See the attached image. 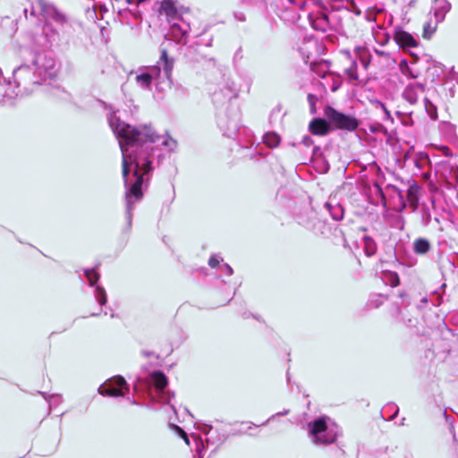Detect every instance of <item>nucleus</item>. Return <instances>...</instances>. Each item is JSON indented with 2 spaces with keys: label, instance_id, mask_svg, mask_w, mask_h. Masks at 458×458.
I'll return each instance as SVG.
<instances>
[{
  "label": "nucleus",
  "instance_id": "1",
  "mask_svg": "<svg viewBox=\"0 0 458 458\" xmlns=\"http://www.w3.org/2000/svg\"><path fill=\"white\" fill-rule=\"evenodd\" d=\"M118 137L124 140L127 145L142 143L145 141L155 142L157 136L150 131H140L126 123H118L115 128Z\"/></svg>",
  "mask_w": 458,
  "mask_h": 458
},
{
  "label": "nucleus",
  "instance_id": "2",
  "mask_svg": "<svg viewBox=\"0 0 458 458\" xmlns=\"http://www.w3.org/2000/svg\"><path fill=\"white\" fill-rule=\"evenodd\" d=\"M324 115L329 120L332 130L353 131L359 126V121L354 116L339 112L331 106L324 108Z\"/></svg>",
  "mask_w": 458,
  "mask_h": 458
},
{
  "label": "nucleus",
  "instance_id": "3",
  "mask_svg": "<svg viewBox=\"0 0 458 458\" xmlns=\"http://www.w3.org/2000/svg\"><path fill=\"white\" fill-rule=\"evenodd\" d=\"M129 392V386L125 379L121 376L111 378L107 384L101 387V394L108 396H123Z\"/></svg>",
  "mask_w": 458,
  "mask_h": 458
},
{
  "label": "nucleus",
  "instance_id": "4",
  "mask_svg": "<svg viewBox=\"0 0 458 458\" xmlns=\"http://www.w3.org/2000/svg\"><path fill=\"white\" fill-rule=\"evenodd\" d=\"M393 38L394 42L402 49L413 48L419 46V43L414 37L402 29L395 30Z\"/></svg>",
  "mask_w": 458,
  "mask_h": 458
},
{
  "label": "nucleus",
  "instance_id": "5",
  "mask_svg": "<svg viewBox=\"0 0 458 458\" xmlns=\"http://www.w3.org/2000/svg\"><path fill=\"white\" fill-rule=\"evenodd\" d=\"M331 131V123L327 119L318 117L309 123V131L314 136H327Z\"/></svg>",
  "mask_w": 458,
  "mask_h": 458
},
{
  "label": "nucleus",
  "instance_id": "6",
  "mask_svg": "<svg viewBox=\"0 0 458 458\" xmlns=\"http://www.w3.org/2000/svg\"><path fill=\"white\" fill-rule=\"evenodd\" d=\"M424 92L425 86L421 83L414 82L406 87L403 96L410 104L414 105L419 101Z\"/></svg>",
  "mask_w": 458,
  "mask_h": 458
},
{
  "label": "nucleus",
  "instance_id": "7",
  "mask_svg": "<svg viewBox=\"0 0 458 458\" xmlns=\"http://www.w3.org/2000/svg\"><path fill=\"white\" fill-rule=\"evenodd\" d=\"M159 13H164L168 21L178 17V10L172 0H163L159 7Z\"/></svg>",
  "mask_w": 458,
  "mask_h": 458
},
{
  "label": "nucleus",
  "instance_id": "8",
  "mask_svg": "<svg viewBox=\"0 0 458 458\" xmlns=\"http://www.w3.org/2000/svg\"><path fill=\"white\" fill-rule=\"evenodd\" d=\"M420 187L414 182L409 186L407 191V200L410 206L416 209L419 203Z\"/></svg>",
  "mask_w": 458,
  "mask_h": 458
},
{
  "label": "nucleus",
  "instance_id": "9",
  "mask_svg": "<svg viewBox=\"0 0 458 458\" xmlns=\"http://www.w3.org/2000/svg\"><path fill=\"white\" fill-rule=\"evenodd\" d=\"M310 431L313 436H318L327 430V424L324 418H319L313 422L309 423Z\"/></svg>",
  "mask_w": 458,
  "mask_h": 458
},
{
  "label": "nucleus",
  "instance_id": "10",
  "mask_svg": "<svg viewBox=\"0 0 458 458\" xmlns=\"http://www.w3.org/2000/svg\"><path fill=\"white\" fill-rule=\"evenodd\" d=\"M153 384L157 390H163L167 386V378L162 371H154L151 374Z\"/></svg>",
  "mask_w": 458,
  "mask_h": 458
},
{
  "label": "nucleus",
  "instance_id": "11",
  "mask_svg": "<svg viewBox=\"0 0 458 458\" xmlns=\"http://www.w3.org/2000/svg\"><path fill=\"white\" fill-rule=\"evenodd\" d=\"M281 139L278 134L275 132H267L263 137V142L267 147L274 148L279 146Z\"/></svg>",
  "mask_w": 458,
  "mask_h": 458
},
{
  "label": "nucleus",
  "instance_id": "12",
  "mask_svg": "<svg viewBox=\"0 0 458 458\" xmlns=\"http://www.w3.org/2000/svg\"><path fill=\"white\" fill-rule=\"evenodd\" d=\"M414 251L417 254H425L427 253L430 249V244L428 240L419 238L414 241Z\"/></svg>",
  "mask_w": 458,
  "mask_h": 458
},
{
  "label": "nucleus",
  "instance_id": "13",
  "mask_svg": "<svg viewBox=\"0 0 458 458\" xmlns=\"http://www.w3.org/2000/svg\"><path fill=\"white\" fill-rule=\"evenodd\" d=\"M364 250L368 257L373 256L377 251V244L375 241L369 236L363 237Z\"/></svg>",
  "mask_w": 458,
  "mask_h": 458
},
{
  "label": "nucleus",
  "instance_id": "14",
  "mask_svg": "<svg viewBox=\"0 0 458 458\" xmlns=\"http://www.w3.org/2000/svg\"><path fill=\"white\" fill-rule=\"evenodd\" d=\"M358 64L356 61L350 60V66L344 69V72L348 77V80L351 81H356L359 79L358 75Z\"/></svg>",
  "mask_w": 458,
  "mask_h": 458
},
{
  "label": "nucleus",
  "instance_id": "15",
  "mask_svg": "<svg viewBox=\"0 0 458 458\" xmlns=\"http://www.w3.org/2000/svg\"><path fill=\"white\" fill-rule=\"evenodd\" d=\"M325 66H327L326 62L312 63L310 64V70L320 78H325L327 73V71L324 69Z\"/></svg>",
  "mask_w": 458,
  "mask_h": 458
},
{
  "label": "nucleus",
  "instance_id": "16",
  "mask_svg": "<svg viewBox=\"0 0 458 458\" xmlns=\"http://www.w3.org/2000/svg\"><path fill=\"white\" fill-rule=\"evenodd\" d=\"M160 59L164 63V69H165V72L167 74H170L172 72V71H173V68H174V60L170 59L168 57V55H167V52H166L165 49L162 50Z\"/></svg>",
  "mask_w": 458,
  "mask_h": 458
},
{
  "label": "nucleus",
  "instance_id": "17",
  "mask_svg": "<svg viewBox=\"0 0 458 458\" xmlns=\"http://www.w3.org/2000/svg\"><path fill=\"white\" fill-rule=\"evenodd\" d=\"M437 26L433 25L431 21H428L423 25V38L429 39L435 33Z\"/></svg>",
  "mask_w": 458,
  "mask_h": 458
},
{
  "label": "nucleus",
  "instance_id": "18",
  "mask_svg": "<svg viewBox=\"0 0 458 458\" xmlns=\"http://www.w3.org/2000/svg\"><path fill=\"white\" fill-rule=\"evenodd\" d=\"M136 81L141 86L148 88L152 82V76L148 73H142V74L137 75Z\"/></svg>",
  "mask_w": 458,
  "mask_h": 458
},
{
  "label": "nucleus",
  "instance_id": "19",
  "mask_svg": "<svg viewBox=\"0 0 458 458\" xmlns=\"http://www.w3.org/2000/svg\"><path fill=\"white\" fill-rule=\"evenodd\" d=\"M134 163H135L134 176L136 177V181L132 184L142 187L144 174L140 173V162L135 159Z\"/></svg>",
  "mask_w": 458,
  "mask_h": 458
},
{
  "label": "nucleus",
  "instance_id": "20",
  "mask_svg": "<svg viewBox=\"0 0 458 458\" xmlns=\"http://www.w3.org/2000/svg\"><path fill=\"white\" fill-rule=\"evenodd\" d=\"M134 163H135L134 176L136 177V181L132 184L142 187L144 174L140 173V162L135 159Z\"/></svg>",
  "mask_w": 458,
  "mask_h": 458
},
{
  "label": "nucleus",
  "instance_id": "21",
  "mask_svg": "<svg viewBox=\"0 0 458 458\" xmlns=\"http://www.w3.org/2000/svg\"><path fill=\"white\" fill-rule=\"evenodd\" d=\"M85 276L91 285L95 284L99 279L98 274L94 270H86Z\"/></svg>",
  "mask_w": 458,
  "mask_h": 458
},
{
  "label": "nucleus",
  "instance_id": "22",
  "mask_svg": "<svg viewBox=\"0 0 458 458\" xmlns=\"http://www.w3.org/2000/svg\"><path fill=\"white\" fill-rule=\"evenodd\" d=\"M307 99L310 105V114H314L317 113V107H316V102H317V97L313 94H309L307 96Z\"/></svg>",
  "mask_w": 458,
  "mask_h": 458
},
{
  "label": "nucleus",
  "instance_id": "23",
  "mask_svg": "<svg viewBox=\"0 0 458 458\" xmlns=\"http://www.w3.org/2000/svg\"><path fill=\"white\" fill-rule=\"evenodd\" d=\"M52 18L57 23H60V24H64V23H65L67 21L66 16L64 13L58 12L57 10H54L53 14H52Z\"/></svg>",
  "mask_w": 458,
  "mask_h": 458
},
{
  "label": "nucleus",
  "instance_id": "24",
  "mask_svg": "<svg viewBox=\"0 0 458 458\" xmlns=\"http://www.w3.org/2000/svg\"><path fill=\"white\" fill-rule=\"evenodd\" d=\"M129 194L133 195L137 199H140L143 196L141 187L135 184L131 186Z\"/></svg>",
  "mask_w": 458,
  "mask_h": 458
},
{
  "label": "nucleus",
  "instance_id": "25",
  "mask_svg": "<svg viewBox=\"0 0 458 458\" xmlns=\"http://www.w3.org/2000/svg\"><path fill=\"white\" fill-rule=\"evenodd\" d=\"M151 170V161L146 159L145 162L140 165V173L143 174H147Z\"/></svg>",
  "mask_w": 458,
  "mask_h": 458
},
{
  "label": "nucleus",
  "instance_id": "26",
  "mask_svg": "<svg viewBox=\"0 0 458 458\" xmlns=\"http://www.w3.org/2000/svg\"><path fill=\"white\" fill-rule=\"evenodd\" d=\"M389 281L392 287H396L400 284V278L397 273L393 272L389 274Z\"/></svg>",
  "mask_w": 458,
  "mask_h": 458
},
{
  "label": "nucleus",
  "instance_id": "27",
  "mask_svg": "<svg viewBox=\"0 0 458 458\" xmlns=\"http://www.w3.org/2000/svg\"><path fill=\"white\" fill-rule=\"evenodd\" d=\"M123 177L124 180L127 179L128 175H129V173H130V169H129V162L127 160V158L123 156Z\"/></svg>",
  "mask_w": 458,
  "mask_h": 458
},
{
  "label": "nucleus",
  "instance_id": "28",
  "mask_svg": "<svg viewBox=\"0 0 458 458\" xmlns=\"http://www.w3.org/2000/svg\"><path fill=\"white\" fill-rule=\"evenodd\" d=\"M396 191H397V195H398V199H399V201H400V207H399V211L402 212L406 208V204H405V201H404V199H403V195L402 193V191L396 189Z\"/></svg>",
  "mask_w": 458,
  "mask_h": 458
},
{
  "label": "nucleus",
  "instance_id": "29",
  "mask_svg": "<svg viewBox=\"0 0 458 458\" xmlns=\"http://www.w3.org/2000/svg\"><path fill=\"white\" fill-rule=\"evenodd\" d=\"M220 264V260L216 258V257H210L209 259H208V265L212 267V268H216L219 266Z\"/></svg>",
  "mask_w": 458,
  "mask_h": 458
},
{
  "label": "nucleus",
  "instance_id": "30",
  "mask_svg": "<svg viewBox=\"0 0 458 458\" xmlns=\"http://www.w3.org/2000/svg\"><path fill=\"white\" fill-rule=\"evenodd\" d=\"M175 428L179 432L180 436L186 442V444L189 445L190 441H189V438H188V436H187L186 432L183 429H182L180 427H178V426H175Z\"/></svg>",
  "mask_w": 458,
  "mask_h": 458
},
{
  "label": "nucleus",
  "instance_id": "31",
  "mask_svg": "<svg viewBox=\"0 0 458 458\" xmlns=\"http://www.w3.org/2000/svg\"><path fill=\"white\" fill-rule=\"evenodd\" d=\"M403 64H406V63H405V61H403ZM405 65H406V68H407V73H406V74H409V76H410V77H411V78H416V77H417V75L413 74V73H412V72H411V71L409 70V68L407 67V64H405Z\"/></svg>",
  "mask_w": 458,
  "mask_h": 458
},
{
  "label": "nucleus",
  "instance_id": "32",
  "mask_svg": "<svg viewBox=\"0 0 458 458\" xmlns=\"http://www.w3.org/2000/svg\"><path fill=\"white\" fill-rule=\"evenodd\" d=\"M361 63H362V64H363L364 68H366V69H367V68H368V66H369V60H366L365 58H362V59H361Z\"/></svg>",
  "mask_w": 458,
  "mask_h": 458
},
{
  "label": "nucleus",
  "instance_id": "33",
  "mask_svg": "<svg viewBox=\"0 0 458 458\" xmlns=\"http://www.w3.org/2000/svg\"><path fill=\"white\" fill-rule=\"evenodd\" d=\"M428 104H429L431 106V103L428 101V99L425 98V106L427 109H428Z\"/></svg>",
  "mask_w": 458,
  "mask_h": 458
},
{
  "label": "nucleus",
  "instance_id": "34",
  "mask_svg": "<svg viewBox=\"0 0 458 458\" xmlns=\"http://www.w3.org/2000/svg\"><path fill=\"white\" fill-rule=\"evenodd\" d=\"M455 180H456V182L458 183V168H457V172L455 173Z\"/></svg>",
  "mask_w": 458,
  "mask_h": 458
},
{
  "label": "nucleus",
  "instance_id": "35",
  "mask_svg": "<svg viewBox=\"0 0 458 458\" xmlns=\"http://www.w3.org/2000/svg\"><path fill=\"white\" fill-rule=\"evenodd\" d=\"M127 3L128 4H133V3H136V0H127Z\"/></svg>",
  "mask_w": 458,
  "mask_h": 458
},
{
  "label": "nucleus",
  "instance_id": "36",
  "mask_svg": "<svg viewBox=\"0 0 458 458\" xmlns=\"http://www.w3.org/2000/svg\"><path fill=\"white\" fill-rule=\"evenodd\" d=\"M144 0H136V3L139 4H140L141 2H143Z\"/></svg>",
  "mask_w": 458,
  "mask_h": 458
}]
</instances>
